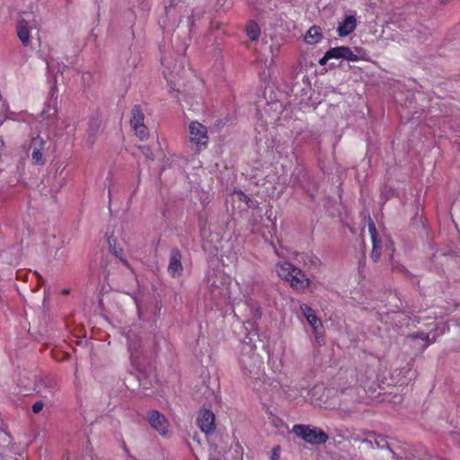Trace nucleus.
<instances>
[{
    "instance_id": "obj_1",
    "label": "nucleus",
    "mask_w": 460,
    "mask_h": 460,
    "mask_svg": "<svg viewBox=\"0 0 460 460\" xmlns=\"http://www.w3.org/2000/svg\"><path fill=\"white\" fill-rule=\"evenodd\" d=\"M353 446L357 447L362 456L376 458V451L383 452L385 460L394 457V453L390 447L387 437L373 431L367 432L364 438H353Z\"/></svg>"
},
{
    "instance_id": "obj_2",
    "label": "nucleus",
    "mask_w": 460,
    "mask_h": 460,
    "mask_svg": "<svg viewBox=\"0 0 460 460\" xmlns=\"http://www.w3.org/2000/svg\"><path fill=\"white\" fill-rule=\"evenodd\" d=\"M276 271L279 278L289 282L291 288L298 292H304L311 285V280L305 272L290 262H279Z\"/></svg>"
},
{
    "instance_id": "obj_3",
    "label": "nucleus",
    "mask_w": 460,
    "mask_h": 460,
    "mask_svg": "<svg viewBox=\"0 0 460 460\" xmlns=\"http://www.w3.org/2000/svg\"><path fill=\"white\" fill-rule=\"evenodd\" d=\"M294 433L311 445H322L328 440V435L321 429L311 425L296 424Z\"/></svg>"
},
{
    "instance_id": "obj_4",
    "label": "nucleus",
    "mask_w": 460,
    "mask_h": 460,
    "mask_svg": "<svg viewBox=\"0 0 460 460\" xmlns=\"http://www.w3.org/2000/svg\"><path fill=\"white\" fill-rule=\"evenodd\" d=\"M208 139V128L205 125L196 120L189 124V141L194 146L196 154L207 149Z\"/></svg>"
},
{
    "instance_id": "obj_5",
    "label": "nucleus",
    "mask_w": 460,
    "mask_h": 460,
    "mask_svg": "<svg viewBox=\"0 0 460 460\" xmlns=\"http://www.w3.org/2000/svg\"><path fill=\"white\" fill-rule=\"evenodd\" d=\"M145 115L140 105H134L131 110L130 127L139 139L144 140L149 137L147 127L144 123Z\"/></svg>"
},
{
    "instance_id": "obj_6",
    "label": "nucleus",
    "mask_w": 460,
    "mask_h": 460,
    "mask_svg": "<svg viewBox=\"0 0 460 460\" xmlns=\"http://www.w3.org/2000/svg\"><path fill=\"white\" fill-rule=\"evenodd\" d=\"M47 142L40 136L31 138L30 149L31 150V161L33 164L43 165L46 163L44 151Z\"/></svg>"
},
{
    "instance_id": "obj_7",
    "label": "nucleus",
    "mask_w": 460,
    "mask_h": 460,
    "mask_svg": "<svg viewBox=\"0 0 460 460\" xmlns=\"http://www.w3.org/2000/svg\"><path fill=\"white\" fill-rule=\"evenodd\" d=\"M151 427L162 436H165L169 431V422L164 415L158 411H150L147 415Z\"/></svg>"
},
{
    "instance_id": "obj_8",
    "label": "nucleus",
    "mask_w": 460,
    "mask_h": 460,
    "mask_svg": "<svg viewBox=\"0 0 460 460\" xmlns=\"http://www.w3.org/2000/svg\"><path fill=\"white\" fill-rule=\"evenodd\" d=\"M197 424L205 434L213 432L216 429L215 414L210 410H201L197 418Z\"/></svg>"
},
{
    "instance_id": "obj_9",
    "label": "nucleus",
    "mask_w": 460,
    "mask_h": 460,
    "mask_svg": "<svg viewBox=\"0 0 460 460\" xmlns=\"http://www.w3.org/2000/svg\"><path fill=\"white\" fill-rule=\"evenodd\" d=\"M35 27L36 22L34 19H32V21H27L22 18L18 21L16 27L17 36L24 46L29 45L31 31Z\"/></svg>"
},
{
    "instance_id": "obj_10",
    "label": "nucleus",
    "mask_w": 460,
    "mask_h": 460,
    "mask_svg": "<svg viewBox=\"0 0 460 460\" xmlns=\"http://www.w3.org/2000/svg\"><path fill=\"white\" fill-rule=\"evenodd\" d=\"M327 56L331 59H345L348 61L356 62L358 60V57L353 53L350 48L346 46L335 47L327 50Z\"/></svg>"
},
{
    "instance_id": "obj_11",
    "label": "nucleus",
    "mask_w": 460,
    "mask_h": 460,
    "mask_svg": "<svg viewBox=\"0 0 460 460\" xmlns=\"http://www.w3.org/2000/svg\"><path fill=\"white\" fill-rule=\"evenodd\" d=\"M167 270L172 277L180 276L182 273L181 253L178 249L171 251Z\"/></svg>"
},
{
    "instance_id": "obj_12",
    "label": "nucleus",
    "mask_w": 460,
    "mask_h": 460,
    "mask_svg": "<svg viewBox=\"0 0 460 460\" xmlns=\"http://www.w3.org/2000/svg\"><path fill=\"white\" fill-rule=\"evenodd\" d=\"M300 309L313 331H316V328L323 327L321 320L316 316L315 312L312 307L306 304H302L300 305Z\"/></svg>"
},
{
    "instance_id": "obj_13",
    "label": "nucleus",
    "mask_w": 460,
    "mask_h": 460,
    "mask_svg": "<svg viewBox=\"0 0 460 460\" xmlns=\"http://www.w3.org/2000/svg\"><path fill=\"white\" fill-rule=\"evenodd\" d=\"M357 26V20L355 16L349 15L339 24L337 33L341 37H345L353 32Z\"/></svg>"
},
{
    "instance_id": "obj_14",
    "label": "nucleus",
    "mask_w": 460,
    "mask_h": 460,
    "mask_svg": "<svg viewBox=\"0 0 460 460\" xmlns=\"http://www.w3.org/2000/svg\"><path fill=\"white\" fill-rule=\"evenodd\" d=\"M301 260L304 263V266L306 267L308 270L313 272L318 271L322 265L321 260L311 252L303 253L301 255Z\"/></svg>"
},
{
    "instance_id": "obj_15",
    "label": "nucleus",
    "mask_w": 460,
    "mask_h": 460,
    "mask_svg": "<svg viewBox=\"0 0 460 460\" xmlns=\"http://www.w3.org/2000/svg\"><path fill=\"white\" fill-rule=\"evenodd\" d=\"M323 38L322 31L319 26H312L305 35V41L308 44H316Z\"/></svg>"
},
{
    "instance_id": "obj_16",
    "label": "nucleus",
    "mask_w": 460,
    "mask_h": 460,
    "mask_svg": "<svg viewBox=\"0 0 460 460\" xmlns=\"http://www.w3.org/2000/svg\"><path fill=\"white\" fill-rule=\"evenodd\" d=\"M246 34L251 40H257L261 35L259 25L255 22H250L246 27Z\"/></svg>"
},
{
    "instance_id": "obj_17",
    "label": "nucleus",
    "mask_w": 460,
    "mask_h": 460,
    "mask_svg": "<svg viewBox=\"0 0 460 460\" xmlns=\"http://www.w3.org/2000/svg\"><path fill=\"white\" fill-rule=\"evenodd\" d=\"M413 336L415 338L425 341L427 342L426 346L434 343L436 341V338H437L436 334H433L432 337L430 338V333L420 332V331L414 333Z\"/></svg>"
},
{
    "instance_id": "obj_18",
    "label": "nucleus",
    "mask_w": 460,
    "mask_h": 460,
    "mask_svg": "<svg viewBox=\"0 0 460 460\" xmlns=\"http://www.w3.org/2000/svg\"><path fill=\"white\" fill-rule=\"evenodd\" d=\"M380 241L372 243V252L370 253V257L373 260V261H377L381 255V248H380Z\"/></svg>"
},
{
    "instance_id": "obj_19",
    "label": "nucleus",
    "mask_w": 460,
    "mask_h": 460,
    "mask_svg": "<svg viewBox=\"0 0 460 460\" xmlns=\"http://www.w3.org/2000/svg\"><path fill=\"white\" fill-rule=\"evenodd\" d=\"M368 231H369L370 235H371L372 243L380 241L378 239V234H377L375 223L371 219H369V222H368Z\"/></svg>"
},
{
    "instance_id": "obj_20",
    "label": "nucleus",
    "mask_w": 460,
    "mask_h": 460,
    "mask_svg": "<svg viewBox=\"0 0 460 460\" xmlns=\"http://www.w3.org/2000/svg\"><path fill=\"white\" fill-rule=\"evenodd\" d=\"M112 253L119 259V261L128 268H129L128 261L123 258V250L121 248L117 249L115 246L112 248Z\"/></svg>"
},
{
    "instance_id": "obj_21",
    "label": "nucleus",
    "mask_w": 460,
    "mask_h": 460,
    "mask_svg": "<svg viewBox=\"0 0 460 460\" xmlns=\"http://www.w3.org/2000/svg\"><path fill=\"white\" fill-rule=\"evenodd\" d=\"M238 194H240L241 198L240 200L245 202L249 208H255L256 207V201L252 200L250 197H248L246 194H244L243 191H238Z\"/></svg>"
},
{
    "instance_id": "obj_22",
    "label": "nucleus",
    "mask_w": 460,
    "mask_h": 460,
    "mask_svg": "<svg viewBox=\"0 0 460 460\" xmlns=\"http://www.w3.org/2000/svg\"><path fill=\"white\" fill-rule=\"evenodd\" d=\"M139 150L148 160H154V155L149 146H139Z\"/></svg>"
},
{
    "instance_id": "obj_23",
    "label": "nucleus",
    "mask_w": 460,
    "mask_h": 460,
    "mask_svg": "<svg viewBox=\"0 0 460 460\" xmlns=\"http://www.w3.org/2000/svg\"><path fill=\"white\" fill-rule=\"evenodd\" d=\"M320 328H316V331H314L315 335V341L319 346L324 345V335L323 332L319 331Z\"/></svg>"
},
{
    "instance_id": "obj_24",
    "label": "nucleus",
    "mask_w": 460,
    "mask_h": 460,
    "mask_svg": "<svg viewBox=\"0 0 460 460\" xmlns=\"http://www.w3.org/2000/svg\"><path fill=\"white\" fill-rule=\"evenodd\" d=\"M43 407H44V403H43V402H42V401H37V402H35L32 404L31 409H32V411H33L34 413H39L40 411H42Z\"/></svg>"
},
{
    "instance_id": "obj_25",
    "label": "nucleus",
    "mask_w": 460,
    "mask_h": 460,
    "mask_svg": "<svg viewBox=\"0 0 460 460\" xmlns=\"http://www.w3.org/2000/svg\"><path fill=\"white\" fill-rule=\"evenodd\" d=\"M279 447H276L272 449L271 460H279Z\"/></svg>"
},
{
    "instance_id": "obj_26",
    "label": "nucleus",
    "mask_w": 460,
    "mask_h": 460,
    "mask_svg": "<svg viewBox=\"0 0 460 460\" xmlns=\"http://www.w3.org/2000/svg\"><path fill=\"white\" fill-rule=\"evenodd\" d=\"M331 58H328L327 56V51L325 52L324 56L319 60V64L321 66H324L327 64V62L330 60Z\"/></svg>"
},
{
    "instance_id": "obj_27",
    "label": "nucleus",
    "mask_w": 460,
    "mask_h": 460,
    "mask_svg": "<svg viewBox=\"0 0 460 460\" xmlns=\"http://www.w3.org/2000/svg\"><path fill=\"white\" fill-rule=\"evenodd\" d=\"M423 460H433V458L431 456L425 454V458Z\"/></svg>"
},
{
    "instance_id": "obj_28",
    "label": "nucleus",
    "mask_w": 460,
    "mask_h": 460,
    "mask_svg": "<svg viewBox=\"0 0 460 460\" xmlns=\"http://www.w3.org/2000/svg\"><path fill=\"white\" fill-rule=\"evenodd\" d=\"M429 325H430V326H432V328H431V330H432V331H433L434 329H436V328H437V326H438V324H437V323H429Z\"/></svg>"
},
{
    "instance_id": "obj_29",
    "label": "nucleus",
    "mask_w": 460,
    "mask_h": 460,
    "mask_svg": "<svg viewBox=\"0 0 460 460\" xmlns=\"http://www.w3.org/2000/svg\"><path fill=\"white\" fill-rule=\"evenodd\" d=\"M62 293H63L64 295H67V294L69 293V290H67V289H64V290L62 291Z\"/></svg>"
},
{
    "instance_id": "obj_30",
    "label": "nucleus",
    "mask_w": 460,
    "mask_h": 460,
    "mask_svg": "<svg viewBox=\"0 0 460 460\" xmlns=\"http://www.w3.org/2000/svg\"><path fill=\"white\" fill-rule=\"evenodd\" d=\"M108 243H109L110 246L111 247V239L108 240Z\"/></svg>"
},
{
    "instance_id": "obj_31",
    "label": "nucleus",
    "mask_w": 460,
    "mask_h": 460,
    "mask_svg": "<svg viewBox=\"0 0 460 460\" xmlns=\"http://www.w3.org/2000/svg\"><path fill=\"white\" fill-rule=\"evenodd\" d=\"M447 0H442L443 3H446Z\"/></svg>"
}]
</instances>
